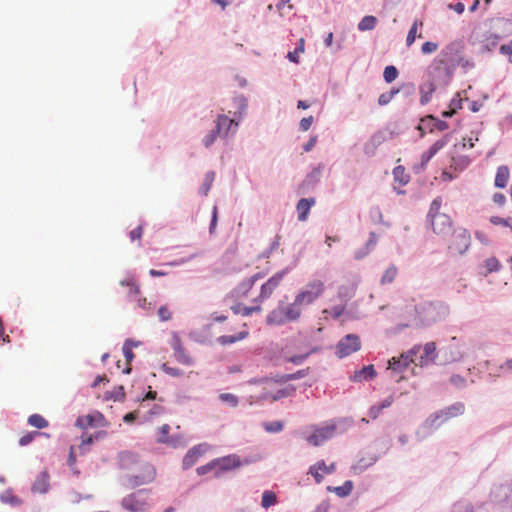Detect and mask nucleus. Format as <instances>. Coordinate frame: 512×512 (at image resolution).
I'll list each match as a JSON object with an SVG mask.
<instances>
[{
  "label": "nucleus",
  "instance_id": "nucleus-23",
  "mask_svg": "<svg viewBox=\"0 0 512 512\" xmlns=\"http://www.w3.org/2000/svg\"><path fill=\"white\" fill-rule=\"evenodd\" d=\"M315 198L311 197V198H301L297 205H296V210H297V213H298V220L299 221H306L308 219V216H309V212H310V209L312 206L315 205Z\"/></svg>",
  "mask_w": 512,
  "mask_h": 512
},
{
  "label": "nucleus",
  "instance_id": "nucleus-5",
  "mask_svg": "<svg viewBox=\"0 0 512 512\" xmlns=\"http://www.w3.org/2000/svg\"><path fill=\"white\" fill-rule=\"evenodd\" d=\"M361 349V340L357 334H347L342 337L337 345L335 354L340 358H345Z\"/></svg>",
  "mask_w": 512,
  "mask_h": 512
},
{
  "label": "nucleus",
  "instance_id": "nucleus-7",
  "mask_svg": "<svg viewBox=\"0 0 512 512\" xmlns=\"http://www.w3.org/2000/svg\"><path fill=\"white\" fill-rule=\"evenodd\" d=\"M450 139L451 135L445 134L442 138L437 140L427 151L421 155V162L414 166V171L416 173H421L424 171L428 162L449 143Z\"/></svg>",
  "mask_w": 512,
  "mask_h": 512
},
{
  "label": "nucleus",
  "instance_id": "nucleus-48",
  "mask_svg": "<svg viewBox=\"0 0 512 512\" xmlns=\"http://www.w3.org/2000/svg\"><path fill=\"white\" fill-rule=\"evenodd\" d=\"M304 52V40L300 39L299 45L294 49V51H290L287 54V58L290 62L298 64L299 63V53Z\"/></svg>",
  "mask_w": 512,
  "mask_h": 512
},
{
  "label": "nucleus",
  "instance_id": "nucleus-27",
  "mask_svg": "<svg viewBox=\"0 0 512 512\" xmlns=\"http://www.w3.org/2000/svg\"><path fill=\"white\" fill-rule=\"evenodd\" d=\"M253 280H249V278H246L244 279L243 281H241L229 294L228 297L230 298H235V299H238V298H242V297H245L248 292L252 289L253 287Z\"/></svg>",
  "mask_w": 512,
  "mask_h": 512
},
{
  "label": "nucleus",
  "instance_id": "nucleus-10",
  "mask_svg": "<svg viewBox=\"0 0 512 512\" xmlns=\"http://www.w3.org/2000/svg\"><path fill=\"white\" fill-rule=\"evenodd\" d=\"M448 128L449 124L446 121L440 120L433 115H426L421 118L420 124L417 126V129L422 132L421 137H423L426 130L432 133L434 130L445 131Z\"/></svg>",
  "mask_w": 512,
  "mask_h": 512
},
{
  "label": "nucleus",
  "instance_id": "nucleus-4",
  "mask_svg": "<svg viewBox=\"0 0 512 512\" xmlns=\"http://www.w3.org/2000/svg\"><path fill=\"white\" fill-rule=\"evenodd\" d=\"M325 285L321 280L308 282L305 287L295 296L296 304L307 306L313 304L324 292Z\"/></svg>",
  "mask_w": 512,
  "mask_h": 512
},
{
  "label": "nucleus",
  "instance_id": "nucleus-37",
  "mask_svg": "<svg viewBox=\"0 0 512 512\" xmlns=\"http://www.w3.org/2000/svg\"><path fill=\"white\" fill-rule=\"evenodd\" d=\"M0 500L2 503L9 504L13 507H17L22 504V500L18 496L14 495L10 489L0 495Z\"/></svg>",
  "mask_w": 512,
  "mask_h": 512
},
{
  "label": "nucleus",
  "instance_id": "nucleus-30",
  "mask_svg": "<svg viewBox=\"0 0 512 512\" xmlns=\"http://www.w3.org/2000/svg\"><path fill=\"white\" fill-rule=\"evenodd\" d=\"M509 180V168L501 165L497 168L494 184L497 188H505Z\"/></svg>",
  "mask_w": 512,
  "mask_h": 512
},
{
  "label": "nucleus",
  "instance_id": "nucleus-52",
  "mask_svg": "<svg viewBox=\"0 0 512 512\" xmlns=\"http://www.w3.org/2000/svg\"><path fill=\"white\" fill-rule=\"evenodd\" d=\"M100 434L101 432L97 433L96 435H90L82 439V442L79 446V449L82 454H85L90 450V446L95 442L96 439H98Z\"/></svg>",
  "mask_w": 512,
  "mask_h": 512
},
{
  "label": "nucleus",
  "instance_id": "nucleus-39",
  "mask_svg": "<svg viewBox=\"0 0 512 512\" xmlns=\"http://www.w3.org/2000/svg\"><path fill=\"white\" fill-rule=\"evenodd\" d=\"M397 274H398L397 267L395 265H390L383 273V275L380 279V283L382 285L392 283L395 280Z\"/></svg>",
  "mask_w": 512,
  "mask_h": 512
},
{
  "label": "nucleus",
  "instance_id": "nucleus-55",
  "mask_svg": "<svg viewBox=\"0 0 512 512\" xmlns=\"http://www.w3.org/2000/svg\"><path fill=\"white\" fill-rule=\"evenodd\" d=\"M423 350H424L423 358H430V360L435 361V359L437 357V353H436V344L434 342H427L424 345Z\"/></svg>",
  "mask_w": 512,
  "mask_h": 512
},
{
  "label": "nucleus",
  "instance_id": "nucleus-61",
  "mask_svg": "<svg viewBox=\"0 0 512 512\" xmlns=\"http://www.w3.org/2000/svg\"><path fill=\"white\" fill-rule=\"evenodd\" d=\"M404 167L397 166L393 170L394 179L400 182L402 185H406L408 183V177H404Z\"/></svg>",
  "mask_w": 512,
  "mask_h": 512
},
{
  "label": "nucleus",
  "instance_id": "nucleus-41",
  "mask_svg": "<svg viewBox=\"0 0 512 512\" xmlns=\"http://www.w3.org/2000/svg\"><path fill=\"white\" fill-rule=\"evenodd\" d=\"M125 397V391L123 386H116L112 391L105 393L106 400L122 401Z\"/></svg>",
  "mask_w": 512,
  "mask_h": 512
},
{
  "label": "nucleus",
  "instance_id": "nucleus-8",
  "mask_svg": "<svg viewBox=\"0 0 512 512\" xmlns=\"http://www.w3.org/2000/svg\"><path fill=\"white\" fill-rule=\"evenodd\" d=\"M471 245V235L465 228H457L453 232L452 242L449 245L450 250H454L460 255H463Z\"/></svg>",
  "mask_w": 512,
  "mask_h": 512
},
{
  "label": "nucleus",
  "instance_id": "nucleus-46",
  "mask_svg": "<svg viewBox=\"0 0 512 512\" xmlns=\"http://www.w3.org/2000/svg\"><path fill=\"white\" fill-rule=\"evenodd\" d=\"M216 470H218L216 459H213L207 464L197 467L196 472L199 476H204L212 472L215 474Z\"/></svg>",
  "mask_w": 512,
  "mask_h": 512
},
{
  "label": "nucleus",
  "instance_id": "nucleus-22",
  "mask_svg": "<svg viewBox=\"0 0 512 512\" xmlns=\"http://www.w3.org/2000/svg\"><path fill=\"white\" fill-rule=\"evenodd\" d=\"M119 467L121 469H132L139 463V455L132 451H122L118 454Z\"/></svg>",
  "mask_w": 512,
  "mask_h": 512
},
{
  "label": "nucleus",
  "instance_id": "nucleus-9",
  "mask_svg": "<svg viewBox=\"0 0 512 512\" xmlns=\"http://www.w3.org/2000/svg\"><path fill=\"white\" fill-rule=\"evenodd\" d=\"M312 428L313 433L306 437V441L312 446L318 447L334 436V427L330 426L329 423L322 427L313 425Z\"/></svg>",
  "mask_w": 512,
  "mask_h": 512
},
{
  "label": "nucleus",
  "instance_id": "nucleus-57",
  "mask_svg": "<svg viewBox=\"0 0 512 512\" xmlns=\"http://www.w3.org/2000/svg\"><path fill=\"white\" fill-rule=\"evenodd\" d=\"M421 349L420 345H415L408 351L401 354L402 358H404V363H412L414 357L419 353Z\"/></svg>",
  "mask_w": 512,
  "mask_h": 512
},
{
  "label": "nucleus",
  "instance_id": "nucleus-49",
  "mask_svg": "<svg viewBox=\"0 0 512 512\" xmlns=\"http://www.w3.org/2000/svg\"><path fill=\"white\" fill-rule=\"evenodd\" d=\"M452 512H474L473 506L466 500H460L452 506Z\"/></svg>",
  "mask_w": 512,
  "mask_h": 512
},
{
  "label": "nucleus",
  "instance_id": "nucleus-11",
  "mask_svg": "<svg viewBox=\"0 0 512 512\" xmlns=\"http://www.w3.org/2000/svg\"><path fill=\"white\" fill-rule=\"evenodd\" d=\"M215 129L221 133V138H226L229 133L234 135L238 130V122L225 114H218L215 120Z\"/></svg>",
  "mask_w": 512,
  "mask_h": 512
},
{
  "label": "nucleus",
  "instance_id": "nucleus-40",
  "mask_svg": "<svg viewBox=\"0 0 512 512\" xmlns=\"http://www.w3.org/2000/svg\"><path fill=\"white\" fill-rule=\"evenodd\" d=\"M218 137H221V133L213 127L203 138L202 144L205 148L209 149L213 146Z\"/></svg>",
  "mask_w": 512,
  "mask_h": 512
},
{
  "label": "nucleus",
  "instance_id": "nucleus-47",
  "mask_svg": "<svg viewBox=\"0 0 512 512\" xmlns=\"http://www.w3.org/2000/svg\"><path fill=\"white\" fill-rule=\"evenodd\" d=\"M263 428L268 433H279L284 429V423L282 421L264 422Z\"/></svg>",
  "mask_w": 512,
  "mask_h": 512
},
{
  "label": "nucleus",
  "instance_id": "nucleus-56",
  "mask_svg": "<svg viewBox=\"0 0 512 512\" xmlns=\"http://www.w3.org/2000/svg\"><path fill=\"white\" fill-rule=\"evenodd\" d=\"M310 373V368L307 367L305 369L298 370L294 373L283 374L284 380H298L306 377Z\"/></svg>",
  "mask_w": 512,
  "mask_h": 512
},
{
  "label": "nucleus",
  "instance_id": "nucleus-58",
  "mask_svg": "<svg viewBox=\"0 0 512 512\" xmlns=\"http://www.w3.org/2000/svg\"><path fill=\"white\" fill-rule=\"evenodd\" d=\"M456 67L460 66L465 72L474 68V62L470 59L455 55Z\"/></svg>",
  "mask_w": 512,
  "mask_h": 512
},
{
  "label": "nucleus",
  "instance_id": "nucleus-60",
  "mask_svg": "<svg viewBox=\"0 0 512 512\" xmlns=\"http://www.w3.org/2000/svg\"><path fill=\"white\" fill-rule=\"evenodd\" d=\"M219 399L222 402L228 403L231 407H236L239 402L238 397L232 393H221Z\"/></svg>",
  "mask_w": 512,
  "mask_h": 512
},
{
  "label": "nucleus",
  "instance_id": "nucleus-3",
  "mask_svg": "<svg viewBox=\"0 0 512 512\" xmlns=\"http://www.w3.org/2000/svg\"><path fill=\"white\" fill-rule=\"evenodd\" d=\"M150 490L139 489L122 499L121 505L130 512H146L149 508Z\"/></svg>",
  "mask_w": 512,
  "mask_h": 512
},
{
  "label": "nucleus",
  "instance_id": "nucleus-12",
  "mask_svg": "<svg viewBox=\"0 0 512 512\" xmlns=\"http://www.w3.org/2000/svg\"><path fill=\"white\" fill-rule=\"evenodd\" d=\"M208 449L209 445L207 443H200L190 448L183 458V469L187 470L191 468L198 459L208 451Z\"/></svg>",
  "mask_w": 512,
  "mask_h": 512
},
{
  "label": "nucleus",
  "instance_id": "nucleus-25",
  "mask_svg": "<svg viewBox=\"0 0 512 512\" xmlns=\"http://www.w3.org/2000/svg\"><path fill=\"white\" fill-rule=\"evenodd\" d=\"M234 103L236 105V110L234 111L232 119H236V122H238V126H239L241 121L243 120V118L246 115L247 108H248V101H247L246 97L241 95L234 99Z\"/></svg>",
  "mask_w": 512,
  "mask_h": 512
},
{
  "label": "nucleus",
  "instance_id": "nucleus-62",
  "mask_svg": "<svg viewBox=\"0 0 512 512\" xmlns=\"http://www.w3.org/2000/svg\"><path fill=\"white\" fill-rule=\"evenodd\" d=\"M353 296L352 292L350 291L349 287L347 286H340L338 288V291H337V297L341 300V301H348L349 299H351Z\"/></svg>",
  "mask_w": 512,
  "mask_h": 512
},
{
  "label": "nucleus",
  "instance_id": "nucleus-59",
  "mask_svg": "<svg viewBox=\"0 0 512 512\" xmlns=\"http://www.w3.org/2000/svg\"><path fill=\"white\" fill-rule=\"evenodd\" d=\"M485 267L489 273L497 272L501 268V264L496 257H490L485 261Z\"/></svg>",
  "mask_w": 512,
  "mask_h": 512
},
{
  "label": "nucleus",
  "instance_id": "nucleus-21",
  "mask_svg": "<svg viewBox=\"0 0 512 512\" xmlns=\"http://www.w3.org/2000/svg\"><path fill=\"white\" fill-rule=\"evenodd\" d=\"M328 423L330 426L334 427V435H335L336 433L343 434V433L347 432L349 429H351L354 426L355 421H354L353 417L346 416V417L334 418V419L330 420Z\"/></svg>",
  "mask_w": 512,
  "mask_h": 512
},
{
  "label": "nucleus",
  "instance_id": "nucleus-32",
  "mask_svg": "<svg viewBox=\"0 0 512 512\" xmlns=\"http://www.w3.org/2000/svg\"><path fill=\"white\" fill-rule=\"evenodd\" d=\"M231 310L234 314H241L242 316H250L254 312H260V306H244L241 303H237L231 306Z\"/></svg>",
  "mask_w": 512,
  "mask_h": 512
},
{
  "label": "nucleus",
  "instance_id": "nucleus-16",
  "mask_svg": "<svg viewBox=\"0 0 512 512\" xmlns=\"http://www.w3.org/2000/svg\"><path fill=\"white\" fill-rule=\"evenodd\" d=\"M323 169L324 165L319 163L312 169L311 172L306 175L305 179L300 185L301 193H306L315 188V186L320 182Z\"/></svg>",
  "mask_w": 512,
  "mask_h": 512
},
{
  "label": "nucleus",
  "instance_id": "nucleus-50",
  "mask_svg": "<svg viewBox=\"0 0 512 512\" xmlns=\"http://www.w3.org/2000/svg\"><path fill=\"white\" fill-rule=\"evenodd\" d=\"M500 39V36L494 33H490L489 36L483 42L482 48L487 51L493 50Z\"/></svg>",
  "mask_w": 512,
  "mask_h": 512
},
{
  "label": "nucleus",
  "instance_id": "nucleus-45",
  "mask_svg": "<svg viewBox=\"0 0 512 512\" xmlns=\"http://www.w3.org/2000/svg\"><path fill=\"white\" fill-rule=\"evenodd\" d=\"M400 92L399 88H392L390 91L380 94L378 97V104L385 106L391 102V100Z\"/></svg>",
  "mask_w": 512,
  "mask_h": 512
},
{
  "label": "nucleus",
  "instance_id": "nucleus-14",
  "mask_svg": "<svg viewBox=\"0 0 512 512\" xmlns=\"http://www.w3.org/2000/svg\"><path fill=\"white\" fill-rule=\"evenodd\" d=\"M442 424H443V422H441L440 417L436 411V412L430 414L425 419V421L420 425V427L416 431V435L421 438L430 436Z\"/></svg>",
  "mask_w": 512,
  "mask_h": 512
},
{
  "label": "nucleus",
  "instance_id": "nucleus-34",
  "mask_svg": "<svg viewBox=\"0 0 512 512\" xmlns=\"http://www.w3.org/2000/svg\"><path fill=\"white\" fill-rule=\"evenodd\" d=\"M388 364V368L396 373L404 372L410 365V363H404V358L401 355L399 357H392Z\"/></svg>",
  "mask_w": 512,
  "mask_h": 512
},
{
  "label": "nucleus",
  "instance_id": "nucleus-36",
  "mask_svg": "<svg viewBox=\"0 0 512 512\" xmlns=\"http://www.w3.org/2000/svg\"><path fill=\"white\" fill-rule=\"evenodd\" d=\"M377 22L378 20L375 16L367 15L360 20L357 28L359 31H370L375 28Z\"/></svg>",
  "mask_w": 512,
  "mask_h": 512
},
{
  "label": "nucleus",
  "instance_id": "nucleus-28",
  "mask_svg": "<svg viewBox=\"0 0 512 512\" xmlns=\"http://www.w3.org/2000/svg\"><path fill=\"white\" fill-rule=\"evenodd\" d=\"M300 307L301 306L299 304H296L295 299H294L293 303H291L287 306L282 305V311H283L284 317L287 322L296 321L300 317V315H301Z\"/></svg>",
  "mask_w": 512,
  "mask_h": 512
},
{
  "label": "nucleus",
  "instance_id": "nucleus-43",
  "mask_svg": "<svg viewBox=\"0 0 512 512\" xmlns=\"http://www.w3.org/2000/svg\"><path fill=\"white\" fill-rule=\"evenodd\" d=\"M442 205V198L436 197L430 204V208L428 211L427 218L428 220L437 217L438 215H445L444 213H440L439 210Z\"/></svg>",
  "mask_w": 512,
  "mask_h": 512
},
{
  "label": "nucleus",
  "instance_id": "nucleus-24",
  "mask_svg": "<svg viewBox=\"0 0 512 512\" xmlns=\"http://www.w3.org/2000/svg\"><path fill=\"white\" fill-rule=\"evenodd\" d=\"M49 488H50L49 474L46 471H42L36 477L31 490L34 493L45 494L48 492Z\"/></svg>",
  "mask_w": 512,
  "mask_h": 512
},
{
  "label": "nucleus",
  "instance_id": "nucleus-64",
  "mask_svg": "<svg viewBox=\"0 0 512 512\" xmlns=\"http://www.w3.org/2000/svg\"><path fill=\"white\" fill-rule=\"evenodd\" d=\"M133 343V340L127 339L123 344V355L128 362H131L134 359V353L132 352L130 344Z\"/></svg>",
  "mask_w": 512,
  "mask_h": 512
},
{
  "label": "nucleus",
  "instance_id": "nucleus-26",
  "mask_svg": "<svg viewBox=\"0 0 512 512\" xmlns=\"http://www.w3.org/2000/svg\"><path fill=\"white\" fill-rule=\"evenodd\" d=\"M377 373L373 365L364 366L356 371L352 377L354 382L371 381L376 377Z\"/></svg>",
  "mask_w": 512,
  "mask_h": 512
},
{
  "label": "nucleus",
  "instance_id": "nucleus-20",
  "mask_svg": "<svg viewBox=\"0 0 512 512\" xmlns=\"http://www.w3.org/2000/svg\"><path fill=\"white\" fill-rule=\"evenodd\" d=\"M443 352L447 362H458L464 358V353L461 351L459 341L456 337L451 338L449 345Z\"/></svg>",
  "mask_w": 512,
  "mask_h": 512
},
{
  "label": "nucleus",
  "instance_id": "nucleus-42",
  "mask_svg": "<svg viewBox=\"0 0 512 512\" xmlns=\"http://www.w3.org/2000/svg\"><path fill=\"white\" fill-rule=\"evenodd\" d=\"M28 424L38 429L46 428L49 425L48 421L40 414L30 415L28 418Z\"/></svg>",
  "mask_w": 512,
  "mask_h": 512
},
{
  "label": "nucleus",
  "instance_id": "nucleus-51",
  "mask_svg": "<svg viewBox=\"0 0 512 512\" xmlns=\"http://www.w3.org/2000/svg\"><path fill=\"white\" fill-rule=\"evenodd\" d=\"M295 387L293 386H288V387H285V388H282V389H279L276 391V393H274L272 395V400L273 401H278L282 398H286V397H289L291 395H293V393L295 392Z\"/></svg>",
  "mask_w": 512,
  "mask_h": 512
},
{
  "label": "nucleus",
  "instance_id": "nucleus-18",
  "mask_svg": "<svg viewBox=\"0 0 512 512\" xmlns=\"http://www.w3.org/2000/svg\"><path fill=\"white\" fill-rule=\"evenodd\" d=\"M218 470H216L215 477H219L223 472L232 470L241 465L240 458L237 455H228L221 458H216Z\"/></svg>",
  "mask_w": 512,
  "mask_h": 512
},
{
  "label": "nucleus",
  "instance_id": "nucleus-53",
  "mask_svg": "<svg viewBox=\"0 0 512 512\" xmlns=\"http://www.w3.org/2000/svg\"><path fill=\"white\" fill-rule=\"evenodd\" d=\"M398 77V70L395 66H386L383 72V78L385 82L391 83Z\"/></svg>",
  "mask_w": 512,
  "mask_h": 512
},
{
  "label": "nucleus",
  "instance_id": "nucleus-33",
  "mask_svg": "<svg viewBox=\"0 0 512 512\" xmlns=\"http://www.w3.org/2000/svg\"><path fill=\"white\" fill-rule=\"evenodd\" d=\"M378 460L377 456H372L369 458V460H366L364 458L360 459L356 464H354L351 469L355 474H360L364 472L367 468L374 465Z\"/></svg>",
  "mask_w": 512,
  "mask_h": 512
},
{
  "label": "nucleus",
  "instance_id": "nucleus-35",
  "mask_svg": "<svg viewBox=\"0 0 512 512\" xmlns=\"http://www.w3.org/2000/svg\"><path fill=\"white\" fill-rule=\"evenodd\" d=\"M158 443L166 444L172 448H179L185 446L184 437L181 434H173L168 439H157Z\"/></svg>",
  "mask_w": 512,
  "mask_h": 512
},
{
  "label": "nucleus",
  "instance_id": "nucleus-6",
  "mask_svg": "<svg viewBox=\"0 0 512 512\" xmlns=\"http://www.w3.org/2000/svg\"><path fill=\"white\" fill-rule=\"evenodd\" d=\"M295 264L287 266L281 271L276 272L272 277H270L262 286L260 290L259 296L255 299V301H263L269 298L274 290L279 286L284 276L287 275L293 268Z\"/></svg>",
  "mask_w": 512,
  "mask_h": 512
},
{
  "label": "nucleus",
  "instance_id": "nucleus-17",
  "mask_svg": "<svg viewBox=\"0 0 512 512\" xmlns=\"http://www.w3.org/2000/svg\"><path fill=\"white\" fill-rule=\"evenodd\" d=\"M432 226L434 233L441 236H447L451 232L452 229V220L451 218L445 215H438L435 218L429 220Z\"/></svg>",
  "mask_w": 512,
  "mask_h": 512
},
{
  "label": "nucleus",
  "instance_id": "nucleus-15",
  "mask_svg": "<svg viewBox=\"0 0 512 512\" xmlns=\"http://www.w3.org/2000/svg\"><path fill=\"white\" fill-rule=\"evenodd\" d=\"M170 345L174 351L175 359L179 363L187 366H191L194 364V360L187 354L186 350L184 349L181 338L175 332L173 333Z\"/></svg>",
  "mask_w": 512,
  "mask_h": 512
},
{
  "label": "nucleus",
  "instance_id": "nucleus-54",
  "mask_svg": "<svg viewBox=\"0 0 512 512\" xmlns=\"http://www.w3.org/2000/svg\"><path fill=\"white\" fill-rule=\"evenodd\" d=\"M214 177H215V173L213 171H209L206 173L204 182L200 189V193H202L203 195H207V193L211 189L212 182L214 181Z\"/></svg>",
  "mask_w": 512,
  "mask_h": 512
},
{
  "label": "nucleus",
  "instance_id": "nucleus-31",
  "mask_svg": "<svg viewBox=\"0 0 512 512\" xmlns=\"http://www.w3.org/2000/svg\"><path fill=\"white\" fill-rule=\"evenodd\" d=\"M353 489V482L351 480H347L341 486L331 487L328 486L327 490L334 492L338 497L344 498L350 495Z\"/></svg>",
  "mask_w": 512,
  "mask_h": 512
},
{
  "label": "nucleus",
  "instance_id": "nucleus-19",
  "mask_svg": "<svg viewBox=\"0 0 512 512\" xmlns=\"http://www.w3.org/2000/svg\"><path fill=\"white\" fill-rule=\"evenodd\" d=\"M465 412V405L462 402H455L443 409L437 411L441 422L443 424L448 420L463 415Z\"/></svg>",
  "mask_w": 512,
  "mask_h": 512
},
{
  "label": "nucleus",
  "instance_id": "nucleus-29",
  "mask_svg": "<svg viewBox=\"0 0 512 512\" xmlns=\"http://www.w3.org/2000/svg\"><path fill=\"white\" fill-rule=\"evenodd\" d=\"M266 322L269 325H283L287 323L282 311V304L267 315Z\"/></svg>",
  "mask_w": 512,
  "mask_h": 512
},
{
  "label": "nucleus",
  "instance_id": "nucleus-1",
  "mask_svg": "<svg viewBox=\"0 0 512 512\" xmlns=\"http://www.w3.org/2000/svg\"><path fill=\"white\" fill-rule=\"evenodd\" d=\"M456 69L455 54L451 47L443 49L427 69V81L420 85V104H428L433 93L445 91Z\"/></svg>",
  "mask_w": 512,
  "mask_h": 512
},
{
  "label": "nucleus",
  "instance_id": "nucleus-2",
  "mask_svg": "<svg viewBox=\"0 0 512 512\" xmlns=\"http://www.w3.org/2000/svg\"><path fill=\"white\" fill-rule=\"evenodd\" d=\"M413 325L426 328L444 320L449 315V306L443 302H422L415 306Z\"/></svg>",
  "mask_w": 512,
  "mask_h": 512
},
{
  "label": "nucleus",
  "instance_id": "nucleus-13",
  "mask_svg": "<svg viewBox=\"0 0 512 512\" xmlns=\"http://www.w3.org/2000/svg\"><path fill=\"white\" fill-rule=\"evenodd\" d=\"M143 472L139 475H133L128 478L129 483L132 487L140 486L152 482L155 479L156 471L155 468L145 462L141 465Z\"/></svg>",
  "mask_w": 512,
  "mask_h": 512
},
{
  "label": "nucleus",
  "instance_id": "nucleus-63",
  "mask_svg": "<svg viewBox=\"0 0 512 512\" xmlns=\"http://www.w3.org/2000/svg\"><path fill=\"white\" fill-rule=\"evenodd\" d=\"M417 27H418V22L415 21L408 31L407 38H406V45L408 47L414 43V41L417 37Z\"/></svg>",
  "mask_w": 512,
  "mask_h": 512
},
{
  "label": "nucleus",
  "instance_id": "nucleus-44",
  "mask_svg": "<svg viewBox=\"0 0 512 512\" xmlns=\"http://www.w3.org/2000/svg\"><path fill=\"white\" fill-rule=\"evenodd\" d=\"M277 503V496L272 491H264L262 493L261 506L265 509L275 505Z\"/></svg>",
  "mask_w": 512,
  "mask_h": 512
},
{
  "label": "nucleus",
  "instance_id": "nucleus-38",
  "mask_svg": "<svg viewBox=\"0 0 512 512\" xmlns=\"http://www.w3.org/2000/svg\"><path fill=\"white\" fill-rule=\"evenodd\" d=\"M503 489H507V486L506 484H498V485H494L491 489V492H490V497L496 501V502H500L501 500L503 499H506L508 496H509V491L507 490V492H505L504 494L501 493V491Z\"/></svg>",
  "mask_w": 512,
  "mask_h": 512
}]
</instances>
